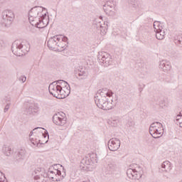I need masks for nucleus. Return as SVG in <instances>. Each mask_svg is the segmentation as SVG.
<instances>
[{
	"label": "nucleus",
	"instance_id": "1",
	"mask_svg": "<svg viewBox=\"0 0 182 182\" xmlns=\"http://www.w3.org/2000/svg\"><path fill=\"white\" fill-rule=\"evenodd\" d=\"M113 91L103 88L99 90L95 95V102L99 109L112 110L117 105V99L113 100Z\"/></svg>",
	"mask_w": 182,
	"mask_h": 182
},
{
	"label": "nucleus",
	"instance_id": "2",
	"mask_svg": "<svg viewBox=\"0 0 182 182\" xmlns=\"http://www.w3.org/2000/svg\"><path fill=\"white\" fill-rule=\"evenodd\" d=\"M46 9L42 6H35L28 11L29 23H49V16Z\"/></svg>",
	"mask_w": 182,
	"mask_h": 182
},
{
	"label": "nucleus",
	"instance_id": "3",
	"mask_svg": "<svg viewBox=\"0 0 182 182\" xmlns=\"http://www.w3.org/2000/svg\"><path fill=\"white\" fill-rule=\"evenodd\" d=\"M31 44L27 41H15L11 46V50L16 56H23L25 53L29 52Z\"/></svg>",
	"mask_w": 182,
	"mask_h": 182
},
{
	"label": "nucleus",
	"instance_id": "4",
	"mask_svg": "<svg viewBox=\"0 0 182 182\" xmlns=\"http://www.w3.org/2000/svg\"><path fill=\"white\" fill-rule=\"evenodd\" d=\"M95 163H97V158L95 154H92L81 160L80 168L82 171H90Z\"/></svg>",
	"mask_w": 182,
	"mask_h": 182
},
{
	"label": "nucleus",
	"instance_id": "5",
	"mask_svg": "<svg viewBox=\"0 0 182 182\" xmlns=\"http://www.w3.org/2000/svg\"><path fill=\"white\" fill-rule=\"evenodd\" d=\"M97 59L100 63L104 66H110L113 63V58L110 54L106 52H100L98 53Z\"/></svg>",
	"mask_w": 182,
	"mask_h": 182
},
{
	"label": "nucleus",
	"instance_id": "6",
	"mask_svg": "<svg viewBox=\"0 0 182 182\" xmlns=\"http://www.w3.org/2000/svg\"><path fill=\"white\" fill-rule=\"evenodd\" d=\"M62 36H54L49 38V40L47 42L48 48L50 49V50H55L56 51H61L62 50L60 48H58V42H60V37Z\"/></svg>",
	"mask_w": 182,
	"mask_h": 182
},
{
	"label": "nucleus",
	"instance_id": "7",
	"mask_svg": "<svg viewBox=\"0 0 182 182\" xmlns=\"http://www.w3.org/2000/svg\"><path fill=\"white\" fill-rule=\"evenodd\" d=\"M103 9L108 16H113L116 12L114 4L112 1H107L103 6Z\"/></svg>",
	"mask_w": 182,
	"mask_h": 182
},
{
	"label": "nucleus",
	"instance_id": "8",
	"mask_svg": "<svg viewBox=\"0 0 182 182\" xmlns=\"http://www.w3.org/2000/svg\"><path fill=\"white\" fill-rule=\"evenodd\" d=\"M120 148V139L112 138L108 141V149L110 151H117Z\"/></svg>",
	"mask_w": 182,
	"mask_h": 182
},
{
	"label": "nucleus",
	"instance_id": "9",
	"mask_svg": "<svg viewBox=\"0 0 182 182\" xmlns=\"http://www.w3.org/2000/svg\"><path fill=\"white\" fill-rule=\"evenodd\" d=\"M2 19L4 21V23L5 22H13L14 19H15L14 11L12 10H4L2 12Z\"/></svg>",
	"mask_w": 182,
	"mask_h": 182
},
{
	"label": "nucleus",
	"instance_id": "10",
	"mask_svg": "<svg viewBox=\"0 0 182 182\" xmlns=\"http://www.w3.org/2000/svg\"><path fill=\"white\" fill-rule=\"evenodd\" d=\"M154 28V31L156 32V39H159V41L163 40L164 36H166V33L163 31V26H160L159 23H154L153 24Z\"/></svg>",
	"mask_w": 182,
	"mask_h": 182
},
{
	"label": "nucleus",
	"instance_id": "11",
	"mask_svg": "<svg viewBox=\"0 0 182 182\" xmlns=\"http://www.w3.org/2000/svg\"><path fill=\"white\" fill-rule=\"evenodd\" d=\"M55 83H56V82L50 84L48 90L50 95H52V96L58 99V96H59V90L60 89V85H58V84Z\"/></svg>",
	"mask_w": 182,
	"mask_h": 182
},
{
	"label": "nucleus",
	"instance_id": "12",
	"mask_svg": "<svg viewBox=\"0 0 182 182\" xmlns=\"http://www.w3.org/2000/svg\"><path fill=\"white\" fill-rule=\"evenodd\" d=\"M127 177L131 180H140L141 178V173H139L136 169L129 168L127 171Z\"/></svg>",
	"mask_w": 182,
	"mask_h": 182
},
{
	"label": "nucleus",
	"instance_id": "13",
	"mask_svg": "<svg viewBox=\"0 0 182 182\" xmlns=\"http://www.w3.org/2000/svg\"><path fill=\"white\" fill-rule=\"evenodd\" d=\"M67 118L63 117V118H60V112H58L55 114L53 117V122L56 126H65L66 124Z\"/></svg>",
	"mask_w": 182,
	"mask_h": 182
},
{
	"label": "nucleus",
	"instance_id": "14",
	"mask_svg": "<svg viewBox=\"0 0 182 182\" xmlns=\"http://www.w3.org/2000/svg\"><path fill=\"white\" fill-rule=\"evenodd\" d=\"M159 68L165 73H168L171 70V63L167 60H162L159 62Z\"/></svg>",
	"mask_w": 182,
	"mask_h": 182
},
{
	"label": "nucleus",
	"instance_id": "15",
	"mask_svg": "<svg viewBox=\"0 0 182 182\" xmlns=\"http://www.w3.org/2000/svg\"><path fill=\"white\" fill-rule=\"evenodd\" d=\"M149 133L154 139H160L162 134H164V129H154L153 127H149Z\"/></svg>",
	"mask_w": 182,
	"mask_h": 182
},
{
	"label": "nucleus",
	"instance_id": "16",
	"mask_svg": "<svg viewBox=\"0 0 182 182\" xmlns=\"http://www.w3.org/2000/svg\"><path fill=\"white\" fill-rule=\"evenodd\" d=\"M97 26L99 28V30L100 31V35L102 36L107 33V28H109L107 23L97 24Z\"/></svg>",
	"mask_w": 182,
	"mask_h": 182
},
{
	"label": "nucleus",
	"instance_id": "17",
	"mask_svg": "<svg viewBox=\"0 0 182 182\" xmlns=\"http://www.w3.org/2000/svg\"><path fill=\"white\" fill-rule=\"evenodd\" d=\"M161 168H163V171L168 173V171H171V163L168 161H164L161 164Z\"/></svg>",
	"mask_w": 182,
	"mask_h": 182
},
{
	"label": "nucleus",
	"instance_id": "18",
	"mask_svg": "<svg viewBox=\"0 0 182 182\" xmlns=\"http://www.w3.org/2000/svg\"><path fill=\"white\" fill-rule=\"evenodd\" d=\"M149 127H152V131L154 130H164V128L163 127V124L156 122L152 123Z\"/></svg>",
	"mask_w": 182,
	"mask_h": 182
},
{
	"label": "nucleus",
	"instance_id": "19",
	"mask_svg": "<svg viewBox=\"0 0 182 182\" xmlns=\"http://www.w3.org/2000/svg\"><path fill=\"white\" fill-rule=\"evenodd\" d=\"M105 169L107 174H109V173H112V171H114L116 170V165L113 163L109 162L106 166Z\"/></svg>",
	"mask_w": 182,
	"mask_h": 182
},
{
	"label": "nucleus",
	"instance_id": "20",
	"mask_svg": "<svg viewBox=\"0 0 182 182\" xmlns=\"http://www.w3.org/2000/svg\"><path fill=\"white\" fill-rule=\"evenodd\" d=\"M63 83L65 85V87H63V90L64 91L65 96L68 97V96L70 95V85H69L68 82H63Z\"/></svg>",
	"mask_w": 182,
	"mask_h": 182
},
{
	"label": "nucleus",
	"instance_id": "21",
	"mask_svg": "<svg viewBox=\"0 0 182 182\" xmlns=\"http://www.w3.org/2000/svg\"><path fill=\"white\" fill-rule=\"evenodd\" d=\"M36 174H40L42 177H48V173H45V169L43 168H37L34 171Z\"/></svg>",
	"mask_w": 182,
	"mask_h": 182
},
{
	"label": "nucleus",
	"instance_id": "22",
	"mask_svg": "<svg viewBox=\"0 0 182 182\" xmlns=\"http://www.w3.org/2000/svg\"><path fill=\"white\" fill-rule=\"evenodd\" d=\"M25 154H26V151L25 149H20L17 153V160H23L25 159Z\"/></svg>",
	"mask_w": 182,
	"mask_h": 182
},
{
	"label": "nucleus",
	"instance_id": "23",
	"mask_svg": "<svg viewBox=\"0 0 182 182\" xmlns=\"http://www.w3.org/2000/svg\"><path fill=\"white\" fill-rule=\"evenodd\" d=\"M26 114H33V108L32 104H28L26 106L25 109Z\"/></svg>",
	"mask_w": 182,
	"mask_h": 182
},
{
	"label": "nucleus",
	"instance_id": "24",
	"mask_svg": "<svg viewBox=\"0 0 182 182\" xmlns=\"http://www.w3.org/2000/svg\"><path fill=\"white\" fill-rule=\"evenodd\" d=\"M65 97H67L66 94H65V91L63 90L62 85H60L57 99H65Z\"/></svg>",
	"mask_w": 182,
	"mask_h": 182
},
{
	"label": "nucleus",
	"instance_id": "25",
	"mask_svg": "<svg viewBox=\"0 0 182 182\" xmlns=\"http://www.w3.org/2000/svg\"><path fill=\"white\" fill-rule=\"evenodd\" d=\"M3 153L5 156H9L12 153V149L9 148V146H4L3 147Z\"/></svg>",
	"mask_w": 182,
	"mask_h": 182
},
{
	"label": "nucleus",
	"instance_id": "26",
	"mask_svg": "<svg viewBox=\"0 0 182 182\" xmlns=\"http://www.w3.org/2000/svg\"><path fill=\"white\" fill-rule=\"evenodd\" d=\"M75 73H77V76L80 77V79H86L87 77V73L85 71H78V73L75 72Z\"/></svg>",
	"mask_w": 182,
	"mask_h": 182
},
{
	"label": "nucleus",
	"instance_id": "27",
	"mask_svg": "<svg viewBox=\"0 0 182 182\" xmlns=\"http://www.w3.org/2000/svg\"><path fill=\"white\" fill-rule=\"evenodd\" d=\"M58 49H60V52L65 50L68 48V44H63V41H59L58 45Z\"/></svg>",
	"mask_w": 182,
	"mask_h": 182
},
{
	"label": "nucleus",
	"instance_id": "28",
	"mask_svg": "<svg viewBox=\"0 0 182 182\" xmlns=\"http://www.w3.org/2000/svg\"><path fill=\"white\" fill-rule=\"evenodd\" d=\"M128 4L131 8H136L139 6L137 4V0H127Z\"/></svg>",
	"mask_w": 182,
	"mask_h": 182
},
{
	"label": "nucleus",
	"instance_id": "29",
	"mask_svg": "<svg viewBox=\"0 0 182 182\" xmlns=\"http://www.w3.org/2000/svg\"><path fill=\"white\" fill-rule=\"evenodd\" d=\"M30 141L34 146H38V144H42V143H41V140L37 138H30Z\"/></svg>",
	"mask_w": 182,
	"mask_h": 182
},
{
	"label": "nucleus",
	"instance_id": "30",
	"mask_svg": "<svg viewBox=\"0 0 182 182\" xmlns=\"http://www.w3.org/2000/svg\"><path fill=\"white\" fill-rule=\"evenodd\" d=\"M175 43L176 45H179V46H182V35H178L177 38L175 39Z\"/></svg>",
	"mask_w": 182,
	"mask_h": 182
},
{
	"label": "nucleus",
	"instance_id": "31",
	"mask_svg": "<svg viewBox=\"0 0 182 182\" xmlns=\"http://www.w3.org/2000/svg\"><path fill=\"white\" fill-rule=\"evenodd\" d=\"M34 180L35 182H46V181H45L43 178H41L39 175H36V176H34Z\"/></svg>",
	"mask_w": 182,
	"mask_h": 182
},
{
	"label": "nucleus",
	"instance_id": "32",
	"mask_svg": "<svg viewBox=\"0 0 182 182\" xmlns=\"http://www.w3.org/2000/svg\"><path fill=\"white\" fill-rule=\"evenodd\" d=\"M36 28L38 29H43V31H45V28H48V23L46 26H43V24L41 23H36Z\"/></svg>",
	"mask_w": 182,
	"mask_h": 182
},
{
	"label": "nucleus",
	"instance_id": "33",
	"mask_svg": "<svg viewBox=\"0 0 182 182\" xmlns=\"http://www.w3.org/2000/svg\"><path fill=\"white\" fill-rule=\"evenodd\" d=\"M33 113H38L39 112V105L38 104L32 105Z\"/></svg>",
	"mask_w": 182,
	"mask_h": 182
},
{
	"label": "nucleus",
	"instance_id": "34",
	"mask_svg": "<svg viewBox=\"0 0 182 182\" xmlns=\"http://www.w3.org/2000/svg\"><path fill=\"white\" fill-rule=\"evenodd\" d=\"M117 123H119V120H117V119H114V120H112V122H111V126L112 127H117Z\"/></svg>",
	"mask_w": 182,
	"mask_h": 182
},
{
	"label": "nucleus",
	"instance_id": "35",
	"mask_svg": "<svg viewBox=\"0 0 182 182\" xmlns=\"http://www.w3.org/2000/svg\"><path fill=\"white\" fill-rule=\"evenodd\" d=\"M42 136L44 137V139H48V140H49V133L48 132V131L45 130L44 132H42Z\"/></svg>",
	"mask_w": 182,
	"mask_h": 182
},
{
	"label": "nucleus",
	"instance_id": "36",
	"mask_svg": "<svg viewBox=\"0 0 182 182\" xmlns=\"http://www.w3.org/2000/svg\"><path fill=\"white\" fill-rule=\"evenodd\" d=\"M0 182H7L6 178H5V176H4L1 172H0Z\"/></svg>",
	"mask_w": 182,
	"mask_h": 182
},
{
	"label": "nucleus",
	"instance_id": "37",
	"mask_svg": "<svg viewBox=\"0 0 182 182\" xmlns=\"http://www.w3.org/2000/svg\"><path fill=\"white\" fill-rule=\"evenodd\" d=\"M11 97H5L4 98V102H5V103H6V105H8V103H11Z\"/></svg>",
	"mask_w": 182,
	"mask_h": 182
},
{
	"label": "nucleus",
	"instance_id": "38",
	"mask_svg": "<svg viewBox=\"0 0 182 182\" xmlns=\"http://www.w3.org/2000/svg\"><path fill=\"white\" fill-rule=\"evenodd\" d=\"M10 107H11V103L10 102H9L6 105V106L4 107V113H6V112H8V110H9Z\"/></svg>",
	"mask_w": 182,
	"mask_h": 182
},
{
	"label": "nucleus",
	"instance_id": "39",
	"mask_svg": "<svg viewBox=\"0 0 182 182\" xmlns=\"http://www.w3.org/2000/svg\"><path fill=\"white\" fill-rule=\"evenodd\" d=\"M0 26H1V28H0L1 31H4V29H6V28H8V26H9V24L8 26V24H6V23H0Z\"/></svg>",
	"mask_w": 182,
	"mask_h": 182
},
{
	"label": "nucleus",
	"instance_id": "40",
	"mask_svg": "<svg viewBox=\"0 0 182 182\" xmlns=\"http://www.w3.org/2000/svg\"><path fill=\"white\" fill-rule=\"evenodd\" d=\"M63 82H66V81H65L63 80H58V81H56L55 85H58V86H62L63 85H65V83H63Z\"/></svg>",
	"mask_w": 182,
	"mask_h": 182
},
{
	"label": "nucleus",
	"instance_id": "41",
	"mask_svg": "<svg viewBox=\"0 0 182 182\" xmlns=\"http://www.w3.org/2000/svg\"><path fill=\"white\" fill-rule=\"evenodd\" d=\"M127 126H129V127H133L134 126V121L133 120L128 121Z\"/></svg>",
	"mask_w": 182,
	"mask_h": 182
},
{
	"label": "nucleus",
	"instance_id": "42",
	"mask_svg": "<svg viewBox=\"0 0 182 182\" xmlns=\"http://www.w3.org/2000/svg\"><path fill=\"white\" fill-rule=\"evenodd\" d=\"M180 119H182L181 112H180L179 114H178V115L176 117V119H174L175 123H176V122H178Z\"/></svg>",
	"mask_w": 182,
	"mask_h": 182
},
{
	"label": "nucleus",
	"instance_id": "43",
	"mask_svg": "<svg viewBox=\"0 0 182 182\" xmlns=\"http://www.w3.org/2000/svg\"><path fill=\"white\" fill-rule=\"evenodd\" d=\"M60 40H61V42H63V43L65 42L68 45V37L64 36L60 38Z\"/></svg>",
	"mask_w": 182,
	"mask_h": 182
},
{
	"label": "nucleus",
	"instance_id": "44",
	"mask_svg": "<svg viewBox=\"0 0 182 182\" xmlns=\"http://www.w3.org/2000/svg\"><path fill=\"white\" fill-rule=\"evenodd\" d=\"M18 80L20 82H22V83H25V82H26V77L25 76H21L19 78H18Z\"/></svg>",
	"mask_w": 182,
	"mask_h": 182
},
{
	"label": "nucleus",
	"instance_id": "45",
	"mask_svg": "<svg viewBox=\"0 0 182 182\" xmlns=\"http://www.w3.org/2000/svg\"><path fill=\"white\" fill-rule=\"evenodd\" d=\"M28 27L30 28V29H35V28H36V24L30 23Z\"/></svg>",
	"mask_w": 182,
	"mask_h": 182
},
{
	"label": "nucleus",
	"instance_id": "46",
	"mask_svg": "<svg viewBox=\"0 0 182 182\" xmlns=\"http://www.w3.org/2000/svg\"><path fill=\"white\" fill-rule=\"evenodd\" d=\"M60 119H63V117H66V114L63 112H60Z\"/></svg>",
	"mask_w": 182,
	"mask_h": 182
},
{
	"label": "nucleus",
	"instance_id": "47",
	"mask_svg": "<svg viewBox=\"0 0 182 182\" xmlns=\"http://www.w3.org/2000/svg\"><path fill=\"white\" fill-rule=\"evenodd\" d=\"M55 173L58 174V176L62 175V171H59L58 169H55Z\"/></svg>",
	"mask_w": 182,
	"mask_h": 182
},
{
	"label": "nucleus",
	"instance_id": "48",
	"mask_svg": "<svg viewBox=\"0 0 182 182\" xmlns=\"http://www.w3.org/2000/svg\"><path fill=\"white\" fill-rule=\"evenodd\" d=\"M176 124H181L182 123V118H181L178 122H175Z\"/></svg>",
	"mask_w": 182,
	"mask_h": 182
},
{
	"label": "nucleus",
	"instance_id": "49",
	"mask_svg": "<svg viewBox=\"0 0 182 182\" xmlns=\"http://www.w3.org/2000/svg\"><path fill=\"white\" fill-rule=\"evenodd\" d=\"M159 105H160L161 107H166V105L164 104L163 105V103L161 104V102L159 103Z\"/></svg>",
	"mask_w": 182,
	"mask_h": 182
},
{
	"label": "nucleus",
	"instance_id": "50",
	"mask_svg": "<svg viewBox=\"0 0 182 182\" xmlns=\"http://www.w3.org/2000/svg\"><path fill=\"white\" fill-rule=\"evenodd\" d=\"M42 129V127H36V128H35V129H33V132H35V130H38V129Z\"/></svg>",
	"mask_w": 182,
	"mask_h": 182
},
{
	"label": "nucleus",
	"instance_id": "51",
	"mask_svg": "<svg viewBox=\"0 0 182 182\" xmlns=\"http://www.w3.org/2000/svg\"><path fill=\"white\" fill-rule=\"evenodd\" d=\"M33 134V131H31V132H30L29 136L31 137Z\"/></svg>",
	"mask_w": 182,
	"mask_h": 182
},
{
	"label": "nucleus",
	"instance_id": "52",
	"mask_svg": "<svg viewBox=\"0 0 182 182\" xmlns=\"http://www.w3.org/2000/svg\"><path fill=\"white\" fill-rule=\"evenodd\" d=\"M58 166H60V167H63L62 165H60V164H55L54 167H58Z\"/></svg>",
	"mask_w": 182,
	"mask_h": 182
},
{
	"label": "nucleus",
	"instance_id": "53",
	"mask_svg": "<svg viewBox=\"0 0 182 182\" xmlns=\"http://www.w3.org/2000/svg\"><path fill=\"white\" fill-rule=\"evenodd\" d=\"M49 173H50L51 174H55L56 173L53 171H50Z\"/></svg>",
	"mask_w": 182,
	"mask_h": 182
},
{
	"label": "nucleus",
	"instance_id": "54",
	"mask_svg": "<svg viewBox=\"0 0 182 182\" xmlns=\"http://www.w3.org/2000/svg\"><path fill=\"white\" fill-rule=\"evenodd\" d=\"M99 19H102V21H103V16H100L99 17Z\"/></svg>",
	"mask_w": 182,
	"mask_h": 182
},
{
	"label": "nucleus",
	"instance_id": "55",
	"mask_svg": "<svg viewBox=\"0 0 182 182\" xmlns=\"http://www.w3.org/2000/svg\"><path fill=\"white\" fill-rule=\"evenodd\" d=\"M61 87L63 89V87H65V84L61 85Z\"/></svg>",
	"mask_w": 182,
	"mask_h": 182
},
{
	"label": "nucleus",
	"instance_id": "56",
	"mask_svg": "<svg viewBox=\"0 0 182 182\" xmlns=\"http://www.w3.org/2000/svg\"><path fill=\"white\" fill-rule=\"evenodd\" d=\"M156 22H157L158 23H160V21H155L154 22V23H156Z\"/></svg>",
	"mask_w": 182,
	"mask_h": 182
},
{
	"label": "nucleus",
	"instance_id": "57",
	"mask_svg": "<svg viewBox=\"0 0 182 182\" xmlns=\"http://www.w3.org/2000/svg\"><path fill=\"white\" fill-rule=\"evenodd\" d=\"M139 91L142 92L143 91V88H139Z\"/></svg>",
	"mask_w": 182,
	"mask_h": 182
},
{
	"label": "nucleus",
	"instance_id": "58",
	"mask_svg": "<svg viewBox=\"0 0 182 182\" xmlns=\"http://www.w3.org/2000/svg\"><path fill=\"white\" fill-rule=\"evenodd\" d=\"M179 127H182V123L179 125Z\"/></svg>",
	"mask_w": 182,
	"mask_h": 182
},
{
	"label": "nucleus",
	"instance_id": "59",
	"mask_svg": "<svg viewBox=\"0 0 182 182\" xmlns=\"http://www.w3.org/2000/svg\"><path fill=\"white\" fill-rule=\"evenodd\" d=\"M96 22H98V23H102V21H96Z\"/></svg>",
	"mask_w": 182,
	"mask_h": 182
},
{
	"label": "nucleus",
	"instance_id": "60",
	"mask_svg": "<svg viewBox=\"0 0 182 182\" xmlns=\"http://www.w3.org/2000/svg\"><path fill=\"white\" fill-rule=\"evenodd\" d=\"M150 22H153V19L151 18V19H150Z\"/></svg>",
	"mask_w": 182,
	"mask_h": 182
},
{
	"label": "nucleus",
	"instance_id": "61",
	"mask_svg": "<svg viewBox=\"0 0 182 182\" xmlns=\"http://www.w3.org/2000/svg\"><path fill=\"white\" fill-rule=\"evenodd\" d=\"M77 79H79V77H77V75L76 76Z\"/></svg>",
	"mask_w": 182,
	"mask_h": 182
},
{
	"label": "nucleus",
	"instance_id": "62",
	"mask_svg": "<svg viewBox=\"0 0 182 182\" xmlns=\"http://www.w3.org/2000/svg\"><path fill=\"white\" fill-rule=\"evenodd\" d=\"M139 168H140L141 170V167H139Z\"/></svg>",
	"mask_w": 182,
	"mask_h": 182
},
{
	"label": "nucleus",
	"instance_id": "63",
	"mask_svg": "<svg viewBox=\"0 0 182 182\" xmlns=\"http://www.w3.org/2000/svg\"><path fill=\"white\" fill-rule=\"evenodd\" d=\"M104 23H106V21H104Z\"/></svg>",
	"mask_w": 182,
	"mask_h": 182
},
{
	"label": "nucleus",
	"instance_id": "64",
	"mask_svg": "<svg viewBox=\"0 0 182 182\" xmlns=\"http://www.w3.org/2000/svg\"><path fill=\"white\" fill-rule=\"evenodd\" d=\"M43 105H45V102H43Z\"/></svg>",
	"mask_w": 182,
	"mask_h": 182
}]
</instances>
